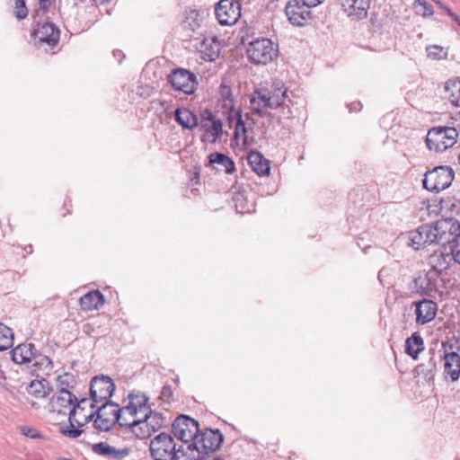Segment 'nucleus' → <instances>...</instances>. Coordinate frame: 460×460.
<instances>
[{
    "label": "nucleus",
    "instance_id": "nucleus-1",
    "mask_svg": "<svg viewBox=\"0 0 460 460\" xmlns=\"http://www.w3.org/2000/svg\"><path fill=\"white\" fill-rule=\"evenodd\" d=\"M290 102L288 88L279 80L272 82L269 86L256 88L250 96L251 111L261 118L267 115L268 110L284 106L289 108Z\"/></svg>",
    "mask_w": 460,
    "mask_h": 460
},
{
    "label": "nucleus",
    "instance_id": "nucleus-2",
    "mask_svg": "<svg viewBox=\"0 0 460 460\" xmlns=\"http://www.w3.org/2000/svg\"><path fill=\"white\" fill-rule=\"evenodd\" d=\"M432 233V241L445 247H451V244L460 236V223L457 219L448 217L438 220L434 225L430 226Z\"/></svg>",
    "mask_w": 460,
    "mask_h": 460
},
{
    "label": "nucleus",
    "instance_id": "nucleus-3",
    "mask_svg": "<svg viewBox=\"0 0 460 460\" xmlns=\"http://www.w3.org/2000/svg\"><path fill=\"white\" fill-rule=\"evenodd\" d=\"M246 53L252 63L267 65L277 57L278 49L270 39L258 38L249 43Z\"/></svg>",
    "mask_w": 460,
    "mask_h": 460
},
{
    "label": "nucleus",
    "instance_id": "nucleus-4",
    "mask_svg": "<svg viewBox=\"0 0 460 460\" xmlns=\"http://www.w3.org/2000/svg\"><path fill=\"white\" fill-rule=\"evenodd\" d=\"M457 137L455 128H434L427 134L426 145L429 150L443 152L456 143Z\"/></svg>",
    "mask_w": 460,
    "mask_h": 460
},
{
    "label": "nucleus",
    "instance_id": "nucleus-5",
    "mask_svg": "<svg viewBox=\"0 0 460 460\" xmlns=\"http://www.w3.org/2000/svg\"><path fill=\"white\" fill-rule=\"evenodd\" d=\"M454 179V172L448 166H437L428 171L422 181L423 187L430 192L438 193L448 188Z\"/></svg>",
    "mask_w": 460,
    "mask_h": 460
},
{
    "label": "nucleus",
    "instance_id": "nucleus-6",
    "mask_svg": "<svg viewBox=\"0 0 460 460\" xmlns=\"http://www.w3.org/2000/svg\"><path fill=\"white\" fill-rule=\"evenodd\" d=\"M305 0H290L285 7V13L288 22L296 27H305L310 24L313 14L311 8Z\"/></svg>",
    "mask_w": 460,
    "mask_h": 460
},
{
    "label": "nucleus",
    "instance_id": "nucleus-7",
    "mask_svg": "<svg viewBox=\"0 0 460 460\" xmlns=\"http://www.w3.org/2000/svg\"><path fill=\"white\" fill-rule=\"evenodd\" d=\"M101 403L102 405L94 410L96 418L94 419L93 425L95 429L101 431H108L119 420V405L110 400Z\"/></svg>",
    "mask_w": 460,
    "mask_h": 460
},
{
    "label": "nucleus",
    "instance_id": "nucleus-8",
    "mask_svg": "<svg viewBox=\"0 0 460 460\" xmlns=\"http://www.w3.org/2000/svg\"><path fill=\"white\" fill-rule=\"evenodd\" d=\"M224 440L222 433L218 429H206L197 435L195 441L188 446V449L193 447L199 454L208 455L218 449Z\"/></svg>",
    "mask_w": 460,
    "mask_h": 460
},
{
    "label": "nucleus",
    "instance_id": "nucleus-9",
    "mask_svg": "<svg viewBox=\"0 0 460 460\" xmlns=\"http://www.w3.org/2000/svg\"><path fill=\"white\" fill-rule=\"evenodd\" d=\"M177 450L173 438L166 433H160L150 443L151 456L155 460H172Z\"/></svg>",
    "mask_w": 460,
    "mask_h": 460
},
{
    "label": "nucleus",
    "instance_id": "nucleus-10",
    "mask_svg": "<svg viewBox=\"0 0 460 460\" xmlns=\"http://www.w3.org/2000/svg\"><path fill=\"white\" fill-rule=\"evenodd\" d=\"M167 80L172 89L184 94H192L198 85L195 74L184 68L172 70L168 75Z\"/></svg>",
    "mask_w": 460,
    "mask_h": 460
},
{
    "label": "nucleus",
    "instance_id": "nucleus-11",
    "mask_svg": "<svg viewBox=\"0 0 460 460\" xmlns=\"http://www.w3.org/2000/svg\"><path fill=\"white\" fill-rule=\"evenodd\" d=\"M144 402H148V398L145 394H130L128 405L122 408L119 407V412L118 414L119 420L117 423L120 427H125L128 429L131 427L132 420L140 418L142 404H144Z\"/></svg>",
    "mask_w": 460,
    "mask_h": 460
},
{
    "label": "nucleus",
    "instance_id": "nucleus-12",
    "mask_svg": "<svg viewBox=\"0 0 460 460\" xmlns=\"http://www.w3.org/2000/svg\"><path fill=\"white\" fill-rule=\"evenodd\" d=\"M172 429L174 437L184 443H193L199 430L198 421L186 415L177 417Z\"/></svg>",
    "mask_w": 460,
    "mask_h": 460
},
{
    "label": "nucleus",
    "instance_id": "nucleus-13",
    "mask_svg": "<svg viewBox=\"0 0 460 460\" xmlns=\"http://www.w3.org/2000/svg\"><path fill=\"white\" fill-rule=\"evenodd\" d=\"M94 415V410L84 411L72 408L68 417L69 425L62 429V433L71 438H78L83 433L81 428L90 422Z\"/></svg>",
    "mask_w": 460,
    "mask_h": 460
},
{
    "label": "nucleus",
    "instance_id": "nucleus-14",
    "mask_svg": "<svg viewBox=\"0 0 460 460\" xmlns=\"http://www.w3.org/2000/svg\"><path fill=\"white\" fill-rule=\"evenodd\" d=\"M215 13L221 25H234L241 17V4L237 0H220Z\"/></svg>",
    "mask_w": 460,
    "mask_h": 460
},
{
    "label": "nucleus",
    "instance_id": "nucleus-15",
    "mask_svg": "<svg viewBox=\"0 0 460 460\" xmlns=\"http://www.w3.org/2000/svg\"><path fill=\"white\" fill-rule=\"evenodd\" d=\"M115 389L112 379L109 376H102L93 378L90 386L91 397L95 403L109 400Z\"/></svg>",
    "mask_w": 460,
    "mask_h": 460
},
{
    "label": "nucleus",
    "instance_id": "nucleus-16",
    "mask_svg": "<svg viewBox=\"0 0 460 460\" xmlns=\"http://www.w3.org/2000/svg\"><path fill=\"white\" fill-rule=\"evenodd\" d=\"M33 37L40 45L47 44L54 47L58 44L60 37L59 30L50 22L38 24L37 29L33 31Z\"/></svg>",
    "mask_w": 460,
    "mask_h": 460
},
{
    "label": "nucleus",
    "instance_id": "nucleus-17",
    "mask_svg": "<svg viewBox=\"0 0 460 460\" xmlns=\"http://www.w3.org/2000/svg\"><path fill=\"white\" fill-rule=\"evenodd\" d=\"M343 12L352 20H362L367 16L370 0H340Z\"/></svg>",
    "mask_w": 460,
    "mask_h": 460
},
{
    "label": "nucleus",
    "instance_id": "nucleus-18",
    "mask_svg": "<svg viewBox=\"0 0 460 460\" xmlns=\"http://www.w3.org/2000/svg\"><path fill=\"white\" fill-rule=\"evenodd\" d=\"M200 126L211 142H215L223 134V124L210 111H205L201 116Z\"/></svg>",
    "mask_w": 460,
    "mask_h": 460
},
{
    "label": "nucleus",
    "instance_id": "nucleus-19",
    "mask_svg": "<svg viewBox=\"0 0 460 460\" xmlns=\"http://www.w3.org/2000/svg\"><path fill=\"white\" fill-rule=\"evenodd\" d=\"M416 323L418 324H426L431 322L437 314L438 305L429 299H422L415 303Z\"/></svg>",
    "mask_w": 460,
    "mask_h": 460
},
{
    "label": "nucleus",
    "instance_id": "nucleus-20",
    "mask_svg": "<svg viewBox=\"0 0 460 460\" xmlns=\"http://www.w3.org/2000/svg\"><path fill=\"white\" fill-rule=\"evenodd\" d=\"M76 402V395L74 393L61 392L56 393L52 397L50 404L53 411L59 414H68Z\"/></svg>",
    "mask_w": 460,
    "mask_h": 460
},
{
    "label": "nucleus",
    "instance_id": "nucleus-21",
    "mask_svg": "<svg viewBox=\"0 0 460 460\" xmlns=\"http://www.w3.org/2000/svg\"><path fill=\"white\" fill-rule=\"evenodd\" d=\"M201 59L215 61L220 54V43L215 38H204L197 46Z\"/></svg>",
    "mask_w": 460,
    "mask_h": 460
},
{
    "label": "nucleus",
    "instance_id": "nucleus-22",
    "mask_svg": "<svg viewBox=\"0 0 460 460\" xmlns=\"http://www.w3.org/2000/svg\"><path fill=\"white\" fill-rule=\"evenodd\" d=\"M444 374L445 377L452 382H456L460 378V355L457 352L445 351L444 354Z\"/></svg>",
    "mask_w": 460,
    "mask_h": 460
},
{
    "label": "nucleus",
    "instance_id": "nucleus-23",
    "mask_svg": "<svg viewBox=\"0 0 460 460\" xmlns=\"http://www.w3.org/2000/svg\"><path fill=\"white\" fill-rule=\"evenodd\" d=\"M408 237L410 245L415 250H419L423 245L434 243L430 226L429 225L421 226L416 230L411 231Z\"/></svg>",
    "mask_w": 460,
    "mask_h": 460
},
{
    "label": "nucleus",
    "instance_id": "nucleus-24",
    "mask_svg": "<svg viewBox=\"0 0 460 460\" xmlns=\"http://www.w3.org/2000/svg\"><path fill=\"white\" fill-rule=\"evenodd\" d=\"M92 450L93 453L99 456H106L109 459L113 460H121L128 456L129 454L128 448H116L106 442H99L93 444L92 447Z\"/></svg>",
    "mask_w": 460,
    "mask_h": 460
},
{
    "label": "nucleus",
    "instance_id": "nucleus-25",
    "mask_svg": "<svg viewBox=\"0 0 460 460\" xmlns=\"http://www.w3.org/2000/svg\"><path fill=\"white\" fill-rule=\"evenodd\" d=\"M453 261H455V258L450 251H436L429 256V264L435 272L441 274L449 268Z\"/></svg>",
    "mask_w": 460,
    "mask_h": 460
},
{
    "label": "nucleus",
    "instance_id": "nucleus-26",
    "mask_svg": "<svg viewBox=\"0 0 460 460\" xmlns=\"http://www.w3.org/2000/svg\"><path fill=\"white\" fill-rule=\"evenodd\" d=\"M37 349L31 343H23L16 346L11 351L12 359L16 364L31 362L36 358Z\"/></svg>",
    "mask_w": 460,
    "mask_h": 460
},
{
    "label": "nucleus",
    "instance_id": "nucleus-27",
    "mask_svg": "<svg viewBox=\"0 0 460 460\" xmlns=\"http://www.w3.org/2000/svg\"><path fill=\"white\" fill-rule=\"evenodd\" d=\"M247 160L252 170L259 176H265L270 173V162L261 153L257 151L250 152Z\"/></svg>",
    "mask_w": 460,
    "mask_h": 460
},
{
    "label": "nucleus",
    "instance_id": "nucleus-28",
    "mask_svg": "<svg viewBox=\"0 0 460 460\" xmlns=\"http://www.w3.org/2000/svg\"><path fill=\"white\" fill-rule=\"evenodd\" d=\"M140 418L145 420L153 433L157 431L164 422L162 414L153 411L148 406L147 402H144V404H142Z\"/></svg>",
    "mask_w": 460,
    "mask_h": 460
},
{
    "label": "nucleus",
    "instance_id": "nucleus-29",
    "mask_svg": "<svg viewBox=\"0 0 460 460\" xmlns=\"http://www.w3.org/2000/svg\"><path fill=\"white\" fill-rule=\"evenodd\" d=\"M79 303L83 310H97L104 304V296L99 290H93L84 295Z\"/></svg>",
    "mask_w": 460,
    "mask_h": 460
},
{
    "label": "nucleus",
    "instance_id": "nucleus-30",
    "mask_svg": "<svg viewBox=\"0 0 460 460\" xmlns=\"http://www.w3.org/2000/svg\"><path fill=\"white\" fill-rule=\"evenodd\" d=\"M174 119L183 128L192 129L198 125L197 116L189 109L178 108L174 112Z\"/></svg>",
    "mask_w": 460,
    "mask_h": 460
},
{
    "label": "nucleus",
    "instance_id": "nucleus-31",
    "mask_svg": "<svg viewBox=\"0 0 460 460\" xmlns=\"http://www.w3.org/2000/svg\"><path fill=\"white\" fill-rule=\"evenodd\" d=\"M230 122L235 120L234 137L237 141H242L243 144L247 142V128L242 117V111L237 110L233 116H229Z\"/></svg>",
    "mask_w": 460,
    "mask_h": 460
},
{
    "label": "nucleus",
    "instance_id": "nucleus-32",
    "mask_svg": "<svg viewBox=\"0 0 460 460\" xmlns=\"http://www.w3.org/2000/svg\"><path fill=\"white\" fill-rule=\"evenodd\" d=\"M76 385V380L74 375L70 373H64L56 378L57 393L69 392L74 393Z\"/></svg>",
    "mask_w": 460,
    "mask_h": 460
},
{
    "label": "nucleus",
    "instance_id": "nucleus-33",
    "mask_svg": "<svg viewBox=\"0 0 460 460\" xmlns=\"http://www.w3.org/2000/svg\"><path fill=\"white\" fill-rule=\"evenodd\" d=\"M208 159L209 163L221 165L226 173L231 174L235 171L234 161L225 154L215 152L209 155Z\"/></svg>",
    "mask_w": 460,
    "mask_h": 460
},
{
    "label": "nucleus",
    "instance_id": "nucleus-34",
    "mask_svg": "<svg viewBox=\"0 0 460 460\" xmlns=\"http://www.w3.org/2000/svg\"><path fill=\"white\" fill-rule=\"evenodd\" d=\"M50 391L49 383L46 379L33 380L29 385V394L36 398H45Z\"/></svg>",
    "mask_w": 460,
    "mask_h": 460
},
{
    "label": "nucleus",
    "instance_id": "nucleus-35",
    "mask_svg": "<svg viewBox=\"0 0 460 460\" xmlns=\"http://www.w3.org/2000/svg\"><path fill=\"white\" fill-rule=\"evenodd\" d=\"M128 430L139 439L147 438L153 434L143 418H137L132 420L131 427Z\"/></svg>",
    "mask_w": 460,
    "mask_h": 460
},
{
    "label": "nucleus",
    "instance_id": "nucleus-36",
    "mask_svg": "<svg viewBox=\"0 0 460 460\" xmlns=\"http://www.w3.org/2000/svg\"><path fill=\"white\" fill-rule=\"evenodd\" d=\"M423 344L421 336L419 333H413L405 342L407 354L416 358L418 354L424 349Z\"/></svg>",
    "mask_w": 460,
    "mask_h": 460
},
{
    "label": "nucleus",
    "instance_id": "nucleus-37",
    "mask_svg": "<svg viewBox=\"0 0 460 460\" xmlns=\"http://www.w3.org/2000/svg\"><path fill=\"white\" fill-rule=\"evenodd\" d=\"M447 92V98L452 105L460 107V79L449 80L445 86Z\"/></svg>",
    "mask_w": 460,
    "mask_h": 460
},
{
    "label": "nucleus",
    "instance_id": "nucleus-38",
    "mask_svg": "<svg viewBox=\"0 0 460 460\" xmlns=\"http://www.w3.org/2000/svg\"><path fill=\"white\" fill-rule=\"evenodd\" d=\"M14 334L11 328L0 323V351L7 350L13 345Z\"/></svg>",
    "mask_w": 460,
    "mask_h": 460
},
{
    "label": "nucleus",
    "instance_id": "nucleus-39",
    "mask_svg": "<svg viewBox=\"0 0 460 460\" xmlns=\"http://www.w3.org/2000/svg\"><path fill=\"white\" fill-rule=\"evenodd\" d=\"M412 6L416 14L423 18L429 17L434 13L432 5L426 0H415Z\"/></svg>",
    "mask_w": 460,
    "mask_h": 460
},
{
    "label": "nucleus",
    "instance_id": "nucleus-40",
    "mask_svg": "<svg viewBox=\"0 0 460 460\" xmlns=\"http://www.w3.org/2000/svg\"><path fill=\"white\" fill-rule=\"evenodd\" d=\"M426 50L428 57L432 60L446 59L447 57V51L438 45L429 46Z\"/></svg>",
    "mask_w": 460,
    "mask_h": 460
},
{
    "label": "nucleus",
    "instance_id": "nucleus-41",
    "mask_svg": "<svg viewBox=\"0 0 460 460\" xmlns=\"http://www.w3.org/2000/svg\"><path fill=\"white\" fill-rule=\"evenodd\" d=\"M87 407H90L89 410H94V408L98 407V403H95L93 400L91 402L89 399L86 398L81 399L80 401H78V399L76 398V402L74 403L73 408L87 411Z\"/></svg>",
    "mask_w": 460,
    "mask_h": 460
},
{
    "label": "nucleus",
    "instance_id": "nucleus-42",
    "mask_svg": "<svg viewBox=\"0 0 460 460\" xmlns=\"http://www.w3.org/2000/svg\"><path fill=\"white\" fill-rule=\"evenodd\" d=\"M14 14H15L16 18L19 20L24 19L27 16L28 12H27V8H26L24 0H16L15 1Z\"/></svg>",
    "mask_w": 460,
    "mask_h": 460
},
{
    "label": "nucleus",
    "instance_id": "nucleus-43",
    "mask_svg": "<svg viewBox=\"0 0 460 460\" xmlns=\"http://www.w3.org/2000/svg\"><path fill=\"white\" fill-rule=\"evenodd\" d=\"M219 94H220V97L226 102L225 105H228L227 102H229V103L232 102V99H231L232 91H231L230 86H228L225 84H221L220 87H219Z\"/></svg>",
    "mask_w": 460,
    "mask_h": 460
},
{
    "label": "nucleus",
    "instance_id": "nucleus-44",
    "mask_svg": "<svg viewBox=\"0 0 460 460\" xmlns=\"http://www.w3.org/2000/svg\"><path fill=\"white\" fill-rule=\"evenodd\" d=\"M244 199H244V197L242 194H237L234 198L235 209H236L237 212H239L241 214L248 213L250 211L249 208H245Z\"/></svg>",
    "mask_w": 460,
    "mask_h": 460
},
{
    "label": "nucleus",
    "instance_id": "nucleus-45",
    "mask_svg": "<svg viewBox=\"0 0 460 460\" xmlns=\"http://www.w3.org/2000/svg\"><path fill=\"white\" fill-rule=\"evenodd\" d=\"M32 360H35V365L43 366L45 367V369L51 370V368H52V362H51L50 358L47 356H43L40 354L38 355L36 353V358H33Z\"/></svg>",
    "mask_w": 460,
    "mask_h": 460
},
{
    "label": "nucleus",
    "instance_id": "nucleus-46",
    "mask_svg": "<svg viewBox=\"0 0 460 460\" xmlns=\"http://www.w3.org/2000/svg\"><path fill=\"white\" fill-rule=\"evenodd\" d=\"M421 369V373L425 375V376L429 379H432L434 377V371L436 369V363L432 358H429V365L427 369L425 370L424 366L420 367Z\"/></svg>",
    "mask_w": 460,
    "mask_h": 460
},
{
    "label": "nucleus",
    "instance_id": "nucleus-47",
    "mask_svg": "<svg viewBox=\"0 0 460 460\" xmlns=\"http://www.w3.org/2000/svg\"><path fill=\"white\" fill-rule=\"evenodd\" d=\"M21 432L25 437L31 438H40L41 437L40 433L36 429L30 427H21Z\"/></svg>",
    "mask_w": 460,
    "mask_h": 460
},
{
    "label": "nucleus",
    "instance_id": "nucleus-48",
    "mask_svg": "<svg viewBox=\"0 0 460 460\" xmlns=\"http://www.w3.org/2000/svg\"><path fill=\"white\" fill-rule=\"evenodd\" d=\"M161 399L165 402H170L172 399V390L170 385H164L161 391Z\"/></svg>",
    "mask_w": 460,
    "mask_h": 460
},
{
    "label": "nucleus",
    "instance_id": "nucleus-49",
    "mask_svg": "<svg viewBox=\"0 0 460 460\" xmlns=\"http://www.w3.org/2000/svg\"><path fill=\"white\" fill-rule=\"evenodd\" d=\"M172 460H197L195 456H189L181 447L175 453V456Z\"/></svg>",
    "mask_w": 460,
    "mask_h": 460
},
{
    "label": "nucleus",
    "instance_id": "nucleus-50",
    "mask_svg": "<svg viewBox=\"0 0 460 460\" xmlns=\"http://www.w3.org/2000/svg\"><path fill=\"white\" fill-rule=\"evenodd\" d=\"M53 0H39L40 8L46 12L52 4Z\"/></svg>",
    "mask_w": 460,
    "mask_h": 460
},
{
    "label": "nucleus",
    "instance_id": "nucleus-51",
    "mask_svg": "<svg viewBox=\"0 0 460 460\" xmlns=\"http://www.w3.org/2000/svg\"><path fill=\"white\" fill-rule=\"evenodd\" d=\"M362 105L360 102H353L348 105L349 111H360Z\"/></svg>",
    "mask_w": 460,
    "mask_h": 460
},
{
    "label": "nucleus",
    "instance_id": "nucleus-52",
    "mask_svg": "<svg viewBox=\"0 0 460 460\" xmlns=\"http://www.w3.org/2000/svg\"><path fill=\"white\" fill-rule=\"evenodd\" d=\"M309 6H317L318 4H322L324 0H305Z\"/></svg>",
    "mask_w": 460,
    "mask_h": 460
},
{
    "label": "nucleus",
    "instance_id": "nucleus-53",
    "mask_svg": "<svg viewBox=\"0 0 460 460\" xmlns=\"http://www.w3.org/2000/svg\"><path fill=\"white\" fill-rule=\"evenodd\" d=\"M386 272H387V270L385 268L380 270V271L378 273V279L380 280V282H383V278L386 274Z\"/></svg>",
    "mask_w": 460,
    "mask_h": 460
},
{
    "label": "nucleus",
    "instance_id": "nucleus-54",
    "mask_svg": "<svg viewBox=\"0 0 460 460\" xmlns=\"http://www.w3.org/2000/svg\"><path fill=\"white\" fill-rule=\"evenodd\" d=\"M448 16H450L452 19L456 15L448 6H446L445 9H443Z\"/></svg>",
    "mask_w": 460,
    "mask_h": 460
},
{
    "label": "nucleus",
    "instance_id": "nucleus-55",
    "mask_svg": "<svg viewBox=\"0 0 460 460\" xmlns=\"http://www.w3.org/2000/svg\"><path fill=\"white\" fill-rule=\"evenodd\" d=\"M435 3L443 10L446 8V4H444L442 2L438 1V0H435Z\"/></svg>",
    "mask_w": 460,
    "mask_h": 460
},
{
    "label": "nucleus",
    "instance_id": "nucleus-56",
    "mask_svg": "<svg viewBox=\"0 0 460 460\" xmlns=\"http://www.w3.org/2000/svg\"><path fill=\"white\" fill-rule=\"evenodd\" d=\"M113 55L116 57V56H120L122 54H121V51L116 50V51H113Z\"/></svg>",
    "mask_w": 460,
    "mask_h": 460
},
{
    "label": "nucleus",
    "instance_id": "nucleus-57",
    "mask_svg": "<svg viewBox=\"0 0 460 460\" xmlns=\"http://www.w3.org/2000/svg\"><path fill=\"white\" fill-rule=\"evenodd\" d=\"M292 115V112L288 110V112H287V116L289 117Z\"/></svg>",
    "mask_w": 460,
    "mask_h": 460
},
{
    "label": "nucleus",
    "instance_id": "nucleus-58",
    "mask_svg": "<svg viewBox=\"0 0 460 460\" xmlns=\"http://www.w3.org/2000/svg\"><path fill=\"white\" fill-rule=\"evenodd\" d=\"M95 2H99V3H104L106 2L107 0H94Z\"/></svg>",
    "mask_w": 460,
    "mask_h": 460
}]
</instances>
